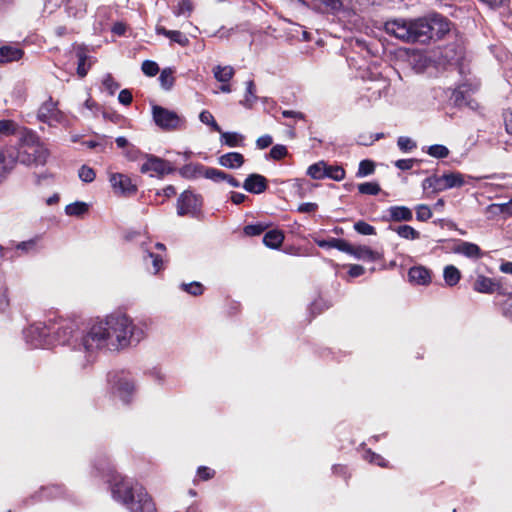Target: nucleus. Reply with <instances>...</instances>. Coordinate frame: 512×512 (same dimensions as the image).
Listing matches in <instances>:
<instances>
[{"label":"nucleus","instance_id":"nucleus-51","mask_svg":"<svg viewBox=\"0 0 512 512\" xmlns=\"http://www.w3.org/2000/svg\"><path fill=\"white\" fill-rule=\"evenodd\" d=\"M145 374L155 383L163 385L166 381V374L157 367L151 368L145 372Z\"/></svg>","mask_w":512,"mask_h":512},{"label":"nucleus","instance_id":"nucleus-30","mask_svg":"<svg viewBox=\"0 0 512 512\" xmlns=\"http://www.w3.org/2000/svg\"><path fill=\"white\" fill-rule=\"evenodd\" d=\"M283 240L284 235L280 230H270L263 237V243L272 249L280 247Z\"/></svg>","mask_w":512,"mask_h":512},{"label":"nucleus","instance_id":"nucleus-45","mask_svg":"<svg viewBox=\"0 0 512 512\" xmlns=\"http://www.w3.org/2000/svg\"><path fill=\"white\" fill-rule=\"evenodd\" d=\"M159 81L163 89H171L174 84L173 70L171 68L162 70L159 76Z\"/></svg>","mask_w":512,"mask_h":512},{"label":"nucleus","instance_id":"nucleus-50","mask_svg":"<svg viewBox=\"0 0 512 512\" xmlns=\"http://www.w3.org/2000/svg\"><path fill=\"white\" fill-rule=\"evenodd\" d=\"M325 177L331 178L335 181H341L345 178V170L341 166L327 165Z\"/></svg>","mask_w":512,"mask_h":512},{"label":"nucleus","instance_id":"nucleus-18","mask_svg":"<svg viewBox=\"0 0 512 512\" xmlns=\"http://www.w3.org/2000/svg\"><path fill=\"white\" fill-rule=\"evenodd\" d=\"M388 88L389 84L385 79L370 81L366 86V97L369 101H376L386 95Z\"/></svg>","mask_w":512,"mask_h":512},{"label":"nucleus","instance_id":"nucleus-29","mask_svg":"<svg viewBox=\"0 0 512 512\" xmlns=\"http://www.w3.org/2000/svg\"><path fill=\"white\" fill-rule=\"evenodd\" d=\"M235 70L232 66L217 65L213 68V75L218 82L228 83L234 76Z\"/></svg>","mask_w":512,"mask_h":512},{"label":"nucleus","instance_id":"nucleus-31","mask_svg":"<svg viewBox=\"0 0 512 512\" xmlns=\"http://www.w3.org/2000/svg\"><path fill=\"white\" fill-rule=\"evenodd\" d=\"M443 191L451 188L461 187L464 185V178L461 173H448L442 175Z\"/></svg>","mask_w":512,"mask_h":512},{"label":"nucleus","instance_id":"nucleus-59","mask_svg":"<svg viewBox=\"0 0 512 512\" xmlns=\"http://www.w3.org/2000/svg\"><path fill=\"white\" fill-rule=\"evenodd\" d=\"M102 84L111 95L119 88L118 83L113 79L111 74H106L102 80Z\"/></svg>","mask_w":512,"mask_h":512},{"label":"nucleus","instance_id":"nucleus-12","mask_svg":"<svg viewBox=\"0 0 512 512\" xmlns=\"http://www.w3.org/2000/svg\"><path fill=\"white\" fill-rule=\"evenodd\" d=\"M421 21L425 22L429 28L427 43L434 37L441 38L450 30V25L447 19L439 14H434L428 18H421Z\"/></svg>","mask_w":512,"mask_h":512},{"label":"nucleus","instance_id":"nucleus-64","mask_svg":"<svg viewBox=\"0 0 512 512\" xmlns=\"http://www.w3.org/2000/svg\"><path fill=\"white\" fill-rule=\"evenodd\" d=\"M214 474H215L214 470H212L206 466H200L197 470V476L201 480H205V481L213 478Z\"/></svg>","mask_w":512,"mask_h":512},{"label":"nucleus","instance_id":"nucleus-7","mask_svg":"<svg viewBox=\"0 0 512 512\" xmlns=\"http://www.w3.org/2000/svg\"><path fill=\"white\" fill-rule=\"evenodd\" d=\"M152 116L155 124L162 130H177L185 126V119L182 116L159 105H153Z\"/></svg>","mask_w":512,"mask_h":512},{"label":"nucleus","instance_id":"nucleus-43","mask_svg":"<svg viewBox=\"0 0 512 512\" xmlns=\"http://www.w3.org/2000/svg\"><path fill=\"white\" fill-rule=\"evenodd\" d=\"M203 177L206 179L212 180L213 182H216V183L222 182V181H224V178H226L225 172H223L219 169H216V168L206 167V166H204Z\"/></svg>","mask_w":512,"mask_h":512},{"label":"nucleus","instance_id":"nucleus-61","mask_svg":"<svg viewBox=\"0 0 512 512\" xmlns=\"http://www.w3.org/2000/svg\"><path fill=\"white\" fill-rule=\"evenodd\" d=\"M265 230V227L261 224L247 225L244 227V233L247 236L260 235Z\"/></svg>","mask_w":512,"mask_h":512},{"label":"nucleus","instance_id":"nucleus-52","mask_svg":"<svg viewBox=\"0 0 512 512\" xmlns=\"http://www.w3.org/2000/svg\"><path fill=\"white\" fill-rule=\"evenodd\" d=\"M363 458L369 463L375 464L380 467H386L387 461L379 454L372 452L371 450H366L364 452Z\"/></svg>","mask_w":512,"mask_h":512},{"label":"nucleus","instance_id":"nucleus-24","mask_svg":"<svg viewBox=\"0 0 512 512\" xmlns=\"http://www.w3.org/2000/svg\"><path fill=\"white\" fill-rule=\"evenodd\" d=\"M218 162L221 166L237 169L240 168L244 163V156L238 152H229L219 157Z\"/></svg>","mask_w":512,"mask_h":512},{"label":"nucleus","instance_id":"nucleus-11","mask_svg":"<svg viewBox=\"0 0 512 512\" xmlns=\"http://www.w3.org/2000/svg\"><path fill=\"white\" fill-rule=\"evenodd\" d=\"M146 158V162L143 163L140 168L142 173H151V176L162 177L172 173L174 170L171 164L166 160L153 155H147Z\"/></svg>","mask_w":512,"mask_h":512},{"label":"nucleus","instance_id":"nucleus-53","mask_svg":"<svg viewBox=\"0 0 512 512\" xmlns=\"http://www.w3.org/2000/svg\"><path fill=\"white\" fill-rule=\"evenodd\" d=\"M358 190L361 194L377 195L381 188L375 182H365L358 185Z\"/></svg>","mask_w":512,"mask_h":512},{"label":"nucleus","instance_id":"nucleus-39","mask_svg":"<svg viewBox=\"0 0 512 512\" xmlns=\"http://www.w3.org/2000/svg\"><path fill=\"white\" fill-rule=\"evenodd\" d=\"M193 11V4L190 0H181L176 7L173 9L175 16L189 17Z\"/></svg>","mask_w":512,"mask_h":512},{"label":"nucleus","instance_id":"nucleus-8","mask_svg":"<svg viewBox=\"0 0 512 512\" xmlns=\"http://www.w3.org/2000/svg\"><path fill=\"white\" fill-rule=\"evenodd\" d=\"M37 119L50 127L65 125L67 118L65 114L58 109V102L49 97L38 109Z\"/></svg>","mask_w":512,"mask_h":512},{"label":"nucleus","instance_id":"nucleus-28","mask_svg":"<svg viewBox=\"0 0 512 512\" xmlns=\"http://www.w3.org/2000/svg\"><path fill=\"white\" fill-rule=\"evenodd\" d=\"M204 165L198 163L186 164L180 168L181 176L188 179L203 177Z\"/></svg>","mask_w":512,"mask_h":512},{"label":"nucleus","instance_id":"nucleus-9","mask_svg":"<svg viewBox=\"0 0 512 512\" xmlns=\"http://www.w3.org/2000/svg\"><path fill=\"white\" fill-rule=\"evenodd\" d=\"M51 327L46 326L43 322H36L24 330V338L27 343L31 346L38 347H49L53 344L50 339Z\"/></svg>","mask_w":512,"mask_h":512},{"label":"nucleus","instance_id":"nucleus-34","mask_svg":"<svg viewBox=\"0 0 512 512\" xmlns=\"http://www.w3.org/2000/svg\"><path fill=\"white\" fill-rule=\"evenodd\" d=\"M443 277L445 283L452 287L455 286L461 279V273L458 268L453 265H448L444 268Z\"/></svg>","mask_w":512,"mask_h":512},{"label":"nucleus","instance_id":"nucleus-2","mask_svg":"<svg viewBox=\"0 0 512 512\" xmlns=\"http://www.w3.org/2000/svg\"><path fill=\"white\" fill-rule=\"evenodd\" d=\"M114 500L123 504L130 512H156L155 504L138 482L116 475L111 482Z\"/></svg>","mask_w":512,"mask_h":512},{"label":"nucleus","instance_id":"nucleus-14","mask_svg":"<svg viewBox=\"0 0 512 512\" xmlns=\"http://www.w3.org/2000/svg\"><path fill=\"white\" fill-rule=\"evenodd\" d=\"M346 248L347 250H344L345 253L359 260L374 262L383 258L382 253L373 251L371 248L365 245L352 246L346 241Z\"/></svg>","mask_w":512,"mask_h":512},{"label":"nucleus","instance_id":"nucleus-23","mask_svg":"<svg viewBox=\"0 0 512 512\" xmlns=\"http://www.w3.org/2000/svg\"><path fill=\"white\" fill-rule=\"evenodd\" d=\"M156 33L169 38L172 42L179 44L182 47L189 45L188 37L178 30H168L163 26H156Z\"/></svg>","mask_w":512,"mask_h":512},{"label":"nucleus","instance_id":"nucleus-35","mask_svg":"<svg viewBox=\"0 0 512 512\" xmlns=\"http://www.w3.org/2000/svg\"><path fill=\"white\" fill-rule=\"evenodd\" d=\"M89 210V205L85 202L76 201L65 207V213L68 216L81 217Z\"/></svg>","mask_w":512,"mask_h":512},{"label":"nucleus","instance_id":"nucleus-1","mask_svg":"<svg viewBox=\"0 0 512 512\" xmlns=\"http://www.w3.org/2000/svg\"><path fill=\"white\" fill-rule=\"evenodd\" d=\"M148 325L145 321L134 320L127 313L116 311L91 324L87 332L81 335L80 358L82 368L90 364L93 353L98 350L120 352L137 346L147 337Z\"/></svg>","mask_w":512,"mask_h":512},{"label":"nucleus","instance_id":"nucleus-36","mask_svg":"<svg viewBox=\"0 0 512 512\" xmlns=\"http://www.w3.org/2000/svg\"><path fill=\"white\" fill-rule=\"evenodd\" d=\"M327 164L324 161H319L310 165L307 169V174L316 180L325 178Z\"/></svg>","mask_w":512,"mask_h":512},{"label":"nucleus","instance_id":"nucleus-5","mask_svg":"<svg viewBox=\"0 0 512 512\" xmlns=\"http://www.w3.org/2000/svg\"><path fill=\"white\" fill-rule=\"evenodd\" d=\"M108 382L112 393L124 404H129L134 400L137 389L135 381L129 372H111L108 375Z\"/></svg>","mask_w":512,"mask_h":512},{"label":"nucleus","instance_id":"nucleus-19","mask_svg":"<svg viewBox=\"0 0 512 512\" xmlns=\"http://www.w3.org/2000/svg\"><path fill=\"white\" fill-rule=\"evenodd\" d=\"M75 53L78 59L77 75L80 78H84L92 65V58L88 56L87 49L83 45L77 46Z\"/></svg>","mask_w":512,"mask_h":512},{"label":"nucleus","instance_id":"nucleus-10","mask_svg":"<svg viewBox=\"0 0 512 512\" xmlns=\"http://www.w3.org/2000/svg\"><path fill=\"white\" fill-rule=\"evenodd\" d=\"M202 199L191 191H184L177 200L178 216L197 217L201 212Z\"/></svg>","mask_w":512,"mask_h":512},{"label":"nucleus","instance_id":"nucleus-21","mask_svg":"<svg viewBox=\"0 0 512 512\" xmlns=\"http://www.w3.org/2000/svg\"><path fill=\"white\" fill-rule=\"evenodd\" d=\"M387 212V221L407 222L413 219L412 210L406 206H391L388 208Z\"/></svg>","mask_w":512,"mask_h":512},{"label":"nucleus","instance_id":"nucleus-40","mask_svg":"<svg viewBox=\"0 0 512 512\" xmlns=\"http://www.w3.org/2000/svg\"><path fill=\"white\" fill-rule=\"evenodd\" d=\"M39 241L40 237H34L29 240L22 241L16 245V249L26 254L36 252L38 250Z\"/></svg>","mask_w":512,"mask_h":512},{"label":"nucleus","instance_id":"nucleus-20","mask_svg":"<svg viewBox=\"0 0 512 512\" xmlns=\"http://www.w3.org/2000/svg\"><path fill=\"white\" fill-rule=\"evenodd\" d=\"M65 12L69 18L82 19L87 12V1L67 0L65 2Z\"/></svg>","mask_w":512,"mask_h":512},{"label":"nucleus","instance_id":"nucleus-33","mask_svg":"<svg viewBox=\"0 0 512 512\" xmlns=\"http://www.w3.org/2000/svg\"><path fill=\"white\" fill-rule=\"evenodd\" d=\"M256 87L253 80H249L246 82V92L244 95L243 100L240 101V104L243 105L246 108H252L253 105L257 101L256 96Z\"/></svg>","mask_w":512,"mask_h":512},{"label":"nucleus","instance_id":"nucleus-55","mask_svg":"<svg viewBox=\"0 0 512 512\" xmlns=\"http://www.w3.org/2000/svg\"><path fill=\"white\" fill-rule=\"evenodd\" d=\"M143 73L149 77L155 76L159 72V66L156 62L145 60L141 67Z\"/></svg>","mask_w":512,"mask_h":512},{"label":"nucleus","instance_id":"nucleus-44","mask_svg":"<svg viewBox=\"0 0 512 512\" xmlns=\"http://www.w3.org/2000/svg\"><path fill=\"white\" fill-rule=\"evenodd\" d=\"M199 120L205 124L211 127V129L215 132H221V127L216 122L214 116L212 113L208 110H203L199 115Z\"/></svg>","mask_w":512,"mask_h":512},{"label":"nucleus","instance_id":"nucleus-42","mask_svg":"<svg viewBox=\"0 0 512 512\" xmlns=\"http://www.w3.org/2000/svg\"><path fill=\"white\" fill-rule=\"evenodd\" d=\"M107 142H108V138L106 136L98 135L96 137V139L84 141L82 144L89 149H97L99 152H104Z\"/></svg>","mask_w":512,"mask_h":512},{"label":"nucleus","instance_id":"nucleus-60","mask_svg":"<svg viewBox=\"0 0 512 512\" xmlns=\"http://www.w3.org/2000/svg\"><path fill=\"white\" fill-rule=\"evenodd\" d=\"M270 157L274 160H280L287 155V148L284 145H275L270 150Z\"/></svg>","mask_w":512,"mask_h":512},{"label":"nucleus","instance_id":"nucleus-16","mask_svg":"<svg viewBox=\"0 0 512 512\" xmlns=\"http://www.w3.org/2000/svg\"><path fill=\"white\" fill-rule=\"evenodd\" d=\"M473 289L476 292L484 294H492L494 292H497L500 295L502 294L503 291L500 283L484 275H479L477 277L473 284Z\"/></svg>","mask_w":512,"mask_h":512},{"label":"nucleus","instance_id":"nucleus-27","mask_svg":"<svg viewBox=\"0 0 512 512\" xmlns=\"http://www.w3.org/2000/svg\"><path fill=\"white\" fill-rule=\"evenodd\" d=\"M23 51L17 47L3 46L0 48V63H7L19 60Z\"/></svg>","mask_w":512,"mask_h":512},{"label":"nucleus","instance_id":"nucleus-4","mask_svg":"<svg viewBox=\"0 0 512 512\" xmlns=\"http://www.w3.org/2000/svg\"><path fill=\"white\" fill-rule=\"evenodd\" d=\"M385 31L404 42L425 44L429 28L425 22L421 21V18L410 21L394 19L385 23Z\"/></svg>","mask_w":512,"mask_h":512},{"label":"nucleus","instance_id":"nucleus-58","mask_svg":"<svg viewBox=\"0 0 512 512\" xmlns=\"http://www.w3.org/2000/svg\"><path fill=\"white\" fill-rule=\"evenodd\" d=\"M397 145L400 150L407 152L416 148V143L409 137L401 136L398 138Z\"/></svg>","mask_w":512,"mask_h":512},{"label":"nucleus","instance_id":"nucleus-17","mask_svg":"<svg viewBox=\"0 0 512 512\" xmlns=\"http://www.w3.org/2000/svg\"><path fill=\"white\" fill-rule=\"evenodd\" d=\"M243 188L250 193L260 194L267 189V180L260 174H250L245 179Z\"/></svg>","mask_w":512,"mask_h":512},{"label":"nucleus","instance_id":"nucleus-54","mask_svg":"<svg viewBox=\"0 0 512 512\" xmlns=\"http://www.w3.org/2000/svg\"><path fill=\"white\" fill-rule=\"evenodd\" d=\"M354 229L357 233H359L361 235H375L376 234V230H375L374 226L368 224L365 221H357L354 224Z\"/></svg>","mask_w":512,"mask_h":512},{"label":"nucleus","instance_id":"nucleus-57","mask_svg":"<svg viewBox=\"0 0 512 512\" xmlns=\"http://www.w3.org/2000/svg\"><path fill=\"white\" fill-rule=\"evenodd\" d=\"M16 127V123L12 120H0V134H14L16 132Z\"/></svg>","mask_w":512,"mask_h":512},{"label":"nucleus","instance_id":"nucleus-37","mask_svg":"<svg viewBox=\"0 0 512 512\" xmlns=\"http://www.w3.org/2000/svg\"><path fill=\"white\" fill-rule=\"evenodd\" d=\"M422 187L424 190L431 189L433 192L443 191L442 176L433 175L431 177L424 179Z\"/></svg>","mask_w":512,"mask_h":512},{"label":"nucleus","instance_id":"nucleus-22","mask_svg":"<svg viewBox=\"0 0 512 512\" xmlns=\"http://www.w3.org/2000/svg\"><path fill=\"white\" fill-rule=\"evenodd\" d=\"M410 282L417 285H428L431 282V273L424 266H414L409 269Z\"/></svg>","mask_w":512,"mask_h":512},{"label":"nucleus","instance_id":"nucleus-46","mask_svg":"<svg viewBox=\"0 0 512 512\" xmlns=\"http://www.w3.org/2000/svg\"><path fill=\"white\" fill-rule=\"evenodd\" d=\"M431 157L437 159L446 158L449 155V150L446 146L441 144H435L428 147L426 151Z\"/></svg>","mask_w":512,"mask_h":512},{"label":"nucleus","instance_id":"nucleus-38","mask_svg":"<svg viewBox=\"0 0 512 512\" xmlns=\"http://www.w3.org/2000/svg\"><path fill=\"white\" fill-rule=\"evenodd\" d=\"M316 244L321 248H335L344 252L347 250L346 241L338 238H331L329 240H315Z\"/></svg>","mask_w":512,"mask_h":512},{"label":"nucleus","instance_id":"nucleus-15","mask_svg":"<svg viewBox=\"0 0 512 512\" xmlns=\"http://www.w3.org/2000/svg\"><path fill=\"white\" fill-rule=\"evenodd\" d=\"M109 181L114 191L122 195H131L137 190L131 179L122 173H112Z\"/></svg>","mask_w":512,"mask_h":512},{"label":"nucleus","instance_id":"nucleus-25","mask_svg":"<svg viewBox=\"0 0 512 512\" xmlns=\"http://www.w3.org/2000/svg\"><path fill=\"white\" fill-rule=\"evenodd\" d=\"M455 252L462 254L468 258H473V259H478V258L482 257V252H481L480 247L474 243L467 242V241L460 242L456 246Z\"/></svg>","mask_w":512,"mask_h":512},{"label":"nucleus","instance_id":"nucleus-3","mask_svg":"<svg viewBox=\"0 0 512 512\" xmlns=\"http://www.w3.org/2000/svg\"><path fill=\"white\" fill-rule=\"evenodd\" d=\"M14 147L17 150L19 163L26 166H43L50 155L37 134L28 129L23 130L18 144Z\"/></svg>","mask_w":512,"mask_h":512},{"label":"nucleus","instance_id":"nucleus-62","mask_svg":"<svg viewBox=\"0 0 512 512\" xmlns=\"http://www.w3.org/2000/svg\"><path fill=\"white\" fill-rule=\"evenodd\" d=\"M147 256L152 260L153 274H157L163 268L162 258L152 252H148Z\"/></svg>","mask_w":512,"mask_h":512},{"label":"nucleus","instance_id":"nucleus-41","mask_svg":"<svg viewBox=\"0 0 512 512\" xmlns=\"http://www.w3.org/2000/svg\"><path fill=\"white\" fill-rule=\"evenodd\" d=\"M501 295L506 297L503 301L499 302L501 313L504 317L512 321V293L502 291Z\"/></svg>","mask_w":512,"mask_h":512},{"label":"nucleus","instance_id":"nucleus-32","mask_svg":"<svg viewBox=\"0 0 512 512\" xmlns=\"http://www.w3.org/2000/svg\"><path fill=\"white\" fill-rule=\"evenodd\" d=\"M390 229L396 232L399 237L406 240H417L420 238V232L409 225L390 226Z\"/></svg>","mask_w":512,"mask_h":512},{"label":"nucleus","instance_id":"nucleus-6","mask_svg":"<svg viewBox=\"0 0 512 512\" xmlns=\"http://www.w3.org/2000/svg\"><path fill=\"white\" fill-rule=\"evenodd\" d=\"M51 333L55 336V342L58 344H68L73 345L75 348V351L73 353L72 359L77 363V366L80 368V358L77 356V353L81 349L79 344L81 342V338L78 340L75 338V334L78 331V325L75 322L71 321H62L58 324L57 327L51 328Z\"/></svg>","mask_w":512,"mask_h":512},{"label":"nucleus","instance_id":"nucleus-49","mask_svg":"<svg viewBox=\"0 0 512 512\" xmlns=\"http://www.w3.org/2000/svg\"><path fill=\"white\" fill-rule=\"evenodd\" d=\"M78 176L81 181L91 183L95 180V170L87 165H82L78 170Z\"/></svg>","mask_w":512,"mask_h":512},{"label":"nucleus","instance_id":"nucleus-63","mask_svg":"<svg viewBox=\"0 0 512 512\" xmlns=\"http://www.w3.org/2000/svg\"><path fill=\"white\" fill-rule=\"evenodd\" d=\"M10 307V299L8 296V290L4 289L0 294V312L6 313Z\"/></svg>","mask_w":512,"mask_h":512},{"label":"nucleus","instance_id":"nucleus-48","mask_svg":"<svg viewBox=\"0 0 512 512\" xmlns=\"http://www.w3.org/2000/svg\"><path fill=\"white\" fill-rule=\"evenodd\" d=\"M181 289L192 296H199L203 293L204 288L200 282L194 281L191 283H182Z\"/></svg>","mask_w":512,"mask_h":512},{"label":"nucleus","instance_id":"nucleus-13","mask_svg":"<svg viewBox=\"0 0 512 512\" xmlns=\"http://www.w3.org/2000/svg\"><path fill=\"white\" fill-rule=\"evenodd\" d=\"M17 162H19L17 150L14 146H7L0 150V184L6 180Z\"/></svg>","mask_w":512,"mask_h":512},{"label":"nucleus","instance_id":"nucleus-56","mask_svg":"<svg viewBox=\"0 0 512 512\" xmlns=\"http://www.w3.org/2000/svg\"><path fill=\"white\" fill-rule=\"evenodd\" d=\"M432 217L431 209L424 204H420L416 207V218L418 221H427Z\"/></svg>","mask_w":512,"mask_h":512},{"label":"nucleus","instance_id":"nucleus-47","mask_svg":"<svg viewBox=\"0 0 512 512\" xmlns=\"http://www.w3.org/2000/svg\"><path fill=\"white\" fill-rule=\"evenodd\" d=\"M375 171V165L374 162L371 160H362L359 163L358 171L356 173V176L359 178L368 176L373 174Z\"/></svg>","mask_w":512,"mask_h":512},{"label":"nucleus","instance_id":"nucleus-26","mask_svg":"<svg viewBox=\"0 0 512 512\" xmlns=\"http://www.w3.org/2000/svg\"><path fill=\"white\" fill-rule=\"evenodd\" d=\"M219 133H220V142L222 145H226L231 148L244 146L245 137L241 133L224 132L222 130Z\"/></svg>","mask_w":512,"mask_h":512}]
</instances>
